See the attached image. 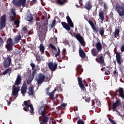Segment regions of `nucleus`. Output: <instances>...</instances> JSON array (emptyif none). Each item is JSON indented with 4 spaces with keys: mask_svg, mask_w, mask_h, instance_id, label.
Segmentation results:
<instances>
[{
    "mask_svg": "<svg viewBox=\"0 0 124 124\" xmlns=\"http://www.w3.org/2000/svg\"><path fill=\"white\" fill-rule=\"evenodd\" d=\"M45 50V47L43 46V44H41L40 45V51L41 54H44V51Z\"/></svg>",
    "mask_w": 124,
    "mask_h": 124,
    "instance_id": "nucleus-30",
    "label": "nucleus"
},
{
    "mask_svg": "<svg viewBox=\"0 0 124 124\" xmlns=\"http://www.w3.org/2000/svg\"><path fill=\"white\" fill-rule=\"evenodd\" d=\"M1 36H2V34L0 33V46H1L3 43V40H2Z\"/></svg>",
    "mask_w": 124,
    "mask_h": 124,
    "instance_id": "nucleus-43",
    "label": "nucleus"
},
{
    "mask_svg": "<svg viewBox=\"0 0 124 124\" xmlns=\"http://www.w3.org/2000/svg\"><path fill=\"white\" fill-rule=\"evenodd\" d=\"M12 62V60H11V58H10V56H8V57H7L3 62V67H4L5 68H7V67H9V66H10V64H11Z\"/></svg>",
    "mask_w": 124,
    "mask_h": 124,
    "instance_id": "nucleus-10",
    "label": "nucleus"
},
{
    "mask_svg": "<svg viewBox=\"0 0 124 124\" xmlns=\"http://www.w3.org/2000/svg\"><path fill=\"white\" fill-rule=\"evenodd\" d=\"M12 14H13V16H14V17H16V12H15V11H14V10H13L12 11Z\"/></svg>",
    "mask_w": 124,
    "mask_h": 124,
    "instance_id": "nucleus-52",
    "label": "nucleus"
},
{
    "mask_svg": "<svg viewBox=\"0 0 124 124\" xmlns=\"http://www.w3.org/2000/svg\"><path fill=\"white\" fill-rule=\"evenodd\" d=\"M115 10L119 15V17H123L124 16V5L123 7L120 5H116Z\"/></svg>",
    "mask_w": 124,
    "mask_h": 124,
    "instance_id": "nucleus-8",
    "label": "nucleus"
},
{
    "mask_svg": "<svg viewBox=\"0 0 124 124\" xmlns=\"http://www.w3.org/2000/svg\"><path fill=\"white\" fill-rule=\"evenodd\" d=\"M66 20L68 23L65 22H62L61 25L66 31H70V28H74V24L69 16H66Z\"/></svg>",
    "mask_w": 124,
    "mask_h": 124,
    "instance_id": "nucleus-4",
    "label": "nucleus"
},
{
    "mask_svg": "<svg viewBox=\"0 0 124 124\" xmlns=\"http://www.w3.org/2000/svg\"><path fill=\"white\" fill-rule=\"evenodd\" d=\"M116 62L119 65H121V64H122L124 62L123 60H122V56H121V53L116 52Z\"/></svg>",
    "mask_w": 124,
    "mask_h": 124,
    "instance_id": "nucleus-15",
    "label": "nucleus"
},
{
    "mask_svg": "<svg viewBox=\"0 0 124 124\" xmlns=\"http://www.w3.org/2000/svg\"><path fill=\"white\" fill-rule=\"evenodd\" d=\"M16 18V17H14L13 16H10L9 20L11 22H12V21H15Z\"/></svg>",
    "mask_w": 124,
    "mask_h": 124,
    "instance_id": "nucleus-45",
    "label": "nucleus"
},
{
    "mask_svg": "<svg viewBox=\"0 0 124 124\" xmlns=\"http://www.w3.org/2000/svg\"><path fill=\"white\" fill-rule=\"evenodd\" d=\"M55 89L58 92V93L62 92V87H58L57 89H56V88H55Z\"/></svg>",
    "mask_w": 124,
    "mask_h": 124,
    "instance_id": "nucleus-48",
    "label": "nucleus"
},
{
    "mask_svg": "<svg viewBox=\"0 0 124 124\" xmlns=\"http://www.w3.org/2000/svg\"><path fill=\"white\" fill-rule=\"evenodd\" d=\"M44 26L46 28V29H47V28H48V27L47 26V24H46V23H45L44 24Z\"/></svg>",
    "mask_w": 124,
    "mask_h": 124,
    "instance_id": "nucleus-62",
    "label": "nucleus"
},
{
    "mask_svg": "<svg viewBox=\"0 0 124 124\" xmlns=\"http://www.w3.org/2000/svg\"><path fill=\"white\" fill-rule=\"evenodd\" d=\"M100 51H98L96 48H93L91 50V54H92L93 56V57H97V55H98V53H99Z\"/></svg>",
    "mask_w": 124,
    "mask_h": 124,
    "instance_id": "nucleus-24",
    "label": "nucleus"
},
{
    "mask_svg": "<svg viewBox=\"0 0 124 124\" xmlns=\"http://www.w3.org/2000/svg\"><path fill=\"white\" fill-rule=\"evenodd\" d=\"M49 47L53 50V51H56V54H55V57H57L58 56H60V54H61V50L60 49V47L58 48V49L57 48H56V46L53 45L52 44H49Z\"/></svg>",
    "mask_w": 124,
    "mask_h": 124,
    "instance_id": "nucleus-13",
    "label": "nucleus"
},
{
    "mask_svg": "<svg viewBox=\"0 0 124 124\" xmlns=\"http://www.w3.org/2000/svg\"><path fill=\"white\" fill-rule=\"evenodd\" d=\"M55 24H56V20H53L52 21V23L51 24V28L52 29L53 28H54L55 27Z\"/></svg>",
    "mask_w": 124,
    "mask_h": 124,
    "instance_id": "nucleus-46",
    "label": "nucleus"
},
{
    "mask_svg": "<svg viewBox=\"0 0 124 124\" xmlns=\"http://www.w3.org/2000/svg\"><path fill=\"white\" fill-rule=\"evenodd\" d=\"M34 79V78L31 76V75H30L28 78V80L32 81V80Z\"/></svg>",
    "mask_w": 124,
    "mask_h": 124,
    "instance_id": "nucleus-49",
    "label": "nucleus"
},
{
    "mask_svg": "<svg viewBox=\"0 0 124 124\" xmlns=\"http://www.w3.org/2000/svg\"><path fill=\"white\" fill-rule=\"evenodd\" d=\"M27 0H13L12 3L15 6H18V7H25L26 6V2Z\"/></svg>",
    "mask_w": 124,
    "mask_h": 124,
    "instance_id": "nucleus-6",
    "label": "nucleus"
},
{
    "mask_svg": "<svg viewBox=\"0 0 124 124\" xmlns=\"http://www.w3.org/2000/svg\"><path fill=\"white\" fill-rule=\"evenodd\" d=\"M121 105V100H117L116 102L114 103L112 105V110L117 109V107Z\"/></svg>",
    "mask_w": 124,
    "mask_h": 124,
    "instance_id": "nucleus-21",
    "label": "nucleus"
},
{
    "mask_svg": "<svg viewBox=\"0 0 124 124\" xmlns=\"http://www.w3.org/2000/svg\"><path fill=\"white\" fill-rule=\"evenodd\" d=\"M22 36L21 35H18L15 36V42H13V40L11 38H9L7 40L6 45L5 46V48L7 49V52L10 53L13 51V46L17 43H19L20 40L21 39Z\"/></svg>",
    "mask_w": 124,
    "mask_h": 124,
    "instance_id": "nucleus-1",
    "label": "nucleus"
},
{
    "mask_svg": "<svg viewBox=\"0 0 124 124\" xmlns=\"http://www.w3.org/2000/svg\"><path fill=\"white\" fill-rule=\"evenodd\" d=\"M14 24H15V25H16V28H19V24H20V20L19 19H16V20H15Z\"/></svg>",
    "mask_w": 124,
    "mask_h": 124,
    "instance_id": "nucleus-36",
    "label": "nucleus"
},
{
    "mask_svg": "<svg viewBox=\"0 0 124 124\" xmlns=\"http://www.w3.org/2000/svg\"><path fill=\"white\" fill-rule=\"evenodd\" d=\"M89 24H90V26H91L92 28H93L95 25H94V24H93V22L91 20H89L88 21Z\"/></svg>",
    "mask_w": 124,
    "mask_h": 124,
    "instance_id": "nucleus-40",
    "label": "nucleus"
},
{
    "mask_svg": "<svg viewBox=\"0 0 124 124\" xmlns=\"http://www.w3.org/2000/svg\"><path fill=\"white\" fill-rule=\"evenodd\" d=\"M37 62H41L42 60V56H41L40 55H36L35 56Z\"/></svg>",
    "mask_w": 124,
    "mask_h": 124,
    "instance_id": "nucleus-34",
    "label": "nucleus"
},
{
    "mask_svg": "<svg viewBox=\"0 0 124 124\" xmlns=\"http://www.w3.org/2000/svg\"><path fill=\"white\" fill-rule=\"evenodd\" d=\"M31 80H30L29 79H28L27 81V85H30V84H31Z\"/></svg>",
    "mask_w": 124,
    "mask_h": 124,
    "instance_id": "nucleus-56",
    "label": "nucleus"
},
{
    "mask_svg": "<svg viewBox=\"0 0 124 124\" xmlns=\"http://www.w3.org/2000/svg\"><path fill=\"white\" fill-rule=\"evenodd\" d=\"M35 72H36V70H33L32 73V75H31V76H32V77L34 78V75H35Z\"/></svg>",
    "mask_w": 124,
    "mask_h": 124,
    "instance_id": "nucleus-51",
    "label": "nucleus"
},
{
    "mask_svg": "<svg viewBox=\"0 0 124 124\" xmlns=\"http://www.w3.org/2000/svg\"><path fill=\"white\" fill-rule=\"evenodd\" d=\"M49 90H50V87H48L46 89V94H49Z\"/></svg>",
    "mask_w": 124,
    "mask_h": 124,
    "instance_id": "nucleus-54",
    "label": "nucleus"
},
{
    "mask_svg": "<svg viewBox=\"0 0 124 124\" xmlns=\"http://www.w3.org/2000/svg\"><path fill=\"white\" fill-rule=\"evenodd\" d=\"M79 2L80 3V4H81V5H82V0H79Z\"/></svg>",
    "mask_w": 124,
    "mask_h": 124,
    "instance_id": "nucleus-64",
    "label": "nucleus"
},
{
    "mask_svg": "<svg viewBox=\"0 0 124 124\" xmlns=\"http://www.w3.org/2000/svg\"><path fill=\"white\" fill-rule=\"evenodd\" d=\"M66 0H58L57 1V3H58V4H60V5H63Z\"/></svg>",
    "mask_w": 124,
    "mask_h": 124,
    "instance_id": "nucleus-35",
    "label": "nucleus"
},
{
    "mask_svg": "<svg viewBox=\"0 0 124 124\" xmlns=\"http://www.w3.org/2000/svg\"><path fill=\"white\" fill-rule=\"evenodd\" d=\"M33 20V17H32V15L31 14L29 15H28L27 17V21H28L29 22H31Z\"/></svg>",
    "mask_w": 124,
    "mask_h": 124,
    "instance_id": "nucleus-32",
    "label": "nucleus"
},
{
    "mask_svg": "<svg viewBox=\"0 0 124 124\" xmlns=\"http://www.w3.org/2000/svg\"><path fill=\"white\" fill-rule=\"evenodd\" d=\"M121 51L122 52H124V45L122 46L121 47Z\"/></svg>",
    "mask_w": 124,
    "mask_h": 124,
    "instance_id": "nucleus-55",
    "label": "nucleus"
},
{
    "mask_svg": "<svg viewBox=\"0 0 124 124\" xmlns=\"http://www.w3.org/2000/svg\"><path fill=\"white\" fill-rule=\"evenodd\" d=\"M28 94L29 95H34L33 86H31L29 88Z\"/></svg>",
    "mask_w": 124,
    "mask_h": 124,
    "instance_id": "nucleus-28",
    "label": "nucleus"
},
{
    "mask_svg": "<svg viewBox=\"0 0 124 124\" xmlns=\"http://www.w3.org/2000/svg\"><path fill=\"white\" fill-rule=\"evenodd\" d=\"M23 110L25 111L26 112H28V111H30V109H29V108L28 107H24L23 108Z\"/></svg>",
    "mask_w": 124,
    "mask_h": 124,
    "instance_id": "nucleus-53",
    "label": "nucleus"
},
{
    "mask_svg": "<svg viewBox=\"0 0 124 124\" xmlns=\"http://www.w3.org/2000/svg\"><path fill=\"white\" fill-rule=\"evenodd\" d=\"M55 91H57V89H55L51 93H49L48 94H47L52 100H54V93H55Z\"/></svg>",
    "mask_w": 124,
    "mask_h": 124,
    "instance_id": "nucleus-29",
    "label": "nucleus"
},
{
    "mask_svg": "<svg viewBox=\"0 0 124 124\" xmlns=\"http://www.w3.org/2000/svg\"><path fill=\"white\" fill-rule=\"evenodd\" d=\"M113 75H118V72H117V69L115 68V70L113 72Z\"/></svg>",
    "mask_w": 124,
    "mask_h": 124,
    "instance_id": "nucleus-50",
    "label": "nucleus"
},
{
    "mask_svg": "<svg viewBox=\"0 0 124 124\" xmlns=\"http://www.w3.org/2000/svg\"><path fill=\"white\" fill-rule=\"evenodd\" d=\"M47 65L48 66L49 69H50L51 71H55L56 69H57V67H58V63L57 62H55L53 63L52 62H49Z\"/></svg>",
    "mask_w": 124,
    "mask_h": 124,
    "instance_id": "nucleus-11",
    "label": "nucleus"
},
{
    "mask_svg": "<svg viewBox=\"0 0 124 124\" xmlns=\"http://www.w3.org/2000/svg\"><path fill=\"white\" fill-rule=\"evenodd\" d=\"M95 46L97 51L101 52V50H102V45L100 42H97L95 45Z\"/></svg>",
    "mask_w": 124,
    "mask_h": 124,
    "instance_id": "nucleus-23",
    "label": "nucleus"
},
{
    "mask_svg": "<svg viewBox=\"0 0 124 124\" xmlns=\"http://www.w3.org/2000/svg\"><path fill=\"white\" fill-rule=\"evenodd\" d=\"M32 30H30V31H28V34L29 35H31V34H32Z\"/></svg>",
    "mask_w": 124,
    "mask_h": 124,
    "instance_id": "nucleus-58",
    "label": "nucleus"
},
{
    "mask_svg": "<svg viewBox=\"0 0 124 124\" xmlns=\"http://www.w3.org/2000/svg\"><path fill=\"white\" fill-rule=\"evenodd\" d=\"M112 111L114 112V111H115V112H117L118 113H119V111H118V109H117V108L112 109Z\"/></svg>",
    "mask_w": 124,
    "mask_h": 124,
    "instance_id": "nucleus-63",
    "label": "nucleus"
},
{
    "mask_svg": "<svg viewBox=\"0 0 124 124\" xmlns=\"http://www.w3.org/2000/svg\"><path fill=\"white\" fill-rule=\"evenodd\" d=\"M38 36L40 41H44V39H45V34L42 31H39L38 32Z\"/></svg>",
    "mask_w": 124,
    "mask_h": 124,
    "instance_id": "nucleus-20",
    "label": "nucleus"
},
{
    "mask_svg": "<svg viewBox=\"0 0 124 124\" xmlns=\"http://www.w3.org/2000/svg\"><path fill=\"white\" fill-rule=\"evenodd\" d=\"M120 35V30L117 29L114 31V36L116 38H117L118 36Z\"/></svg>",
    "mask_w": 124,
    "mask_h": 124,
    "instance_id": "nucleus-31",
    "label": "nucleus"
},
{
    "mask_svg": "<svg viewBox=\"0 0 124 124\" xmlns=\"http://www.w3.org/2000/svg\"><path fill=\"white\" fill-rule=\"evenodd\" d=\"M76 38L79 41L82 46L85 47V41H84V38L82 37L80 34H77L75 36Z\"/></svg>",
    "mask_w": 124,
    "mask_h": 124,
    "instance_id": "nucleus-14",
    "label": "nucleus"
},
{
    "mask_svg": "<svg viewBox=\"0 0 124 124\" xmlns=\"http://www.w3.org/2000/svg\"><path fill=\"white\" fill-rule=\"evenodd\" d=\"M30 65L31 67L32 70H35V64H34L33 62H31L30 63Z\"/></svg>",
    "mask_w": 124,
    "mask_h": 124,
    "instance_id": "nucleus-39",
    "label": "nucleus"
},
{
    "mask_svg": "<svg viewBox=\"0 0 124 124\" xmlns=\"http://www.w3.org/2000/svg\"><path fill=\"white\" fill-rule=\"evenodd\" d=\"M66 106V104L64 103H62L61 105L60 108L61 109H64V107Z\"/></svg>",
    "mask_w": 124,
    "mask_h": 124,
    "instance_id": "nucleus-47",
    "label": "nucleus"
},
{
    "mask_svg": "<svg viewBox=\"0 0 124 124\" xmlns=\"http://www.w3.org/2000/svg\"><path fill=\"white\" fill-rule=\"evenodd\" d=\"M106 75H109L110 74V71L108 70H106L105 72Z\"/></svg>",
    "mask_w": 124,
    "mask_h": 124,
    "instance_id": "nucleus-57",
    "label": "nucleus"
},
{
    "mask_svg": "<svg viewBox=\"0 0 124 124\" xmlns=\"http://www.w3.org/2000/svg\"><path fill=\"white\" fill-rule=\"evenodd\" d=\"M45 75L41 73L38 74V76L36 77L35 80L37 82V84L39 86L42 85V83L45 80Z\"/></svg>",
    "mask_w": 124,
    "mask_h": 124,
    "instance_id": "nucleus-5",
    "label": "nucleus"
},
{
    "mask_svg": "<svg viewBox=\"0 0 124 124\" xmlns=\"http://www.w3.org/2000/svg\"><path fill=\"white\" fill-rule=\"evenodd\" d=\"M22 31H24L25 33H27V32H28V28H27V27L25 26L22 28Z\"/></svg>",
    "mask_w": 124,
    "mask_h": 124,
    "instance_id": "nucleus-42",
    "label": "nucleus"
},
{
    "mask_svg": "<svg viewBox=\"0 0 124 124\" xmlns=\"http://www.w3.org/2000/svg\"><path fill=\"white\" fill-rule=\"evenodd\" d=\"M7 103H8V105L9 106V105H10L11 104V102H9L8 100H6Z\"/></svg>",
    "mask_w": 124,
    "mask_h": 124,
    "instance_id": "nucleus-61",
    "label": "nucleus"
},
{
    "mask_svg": "<svg viewBox=\"0 0 124 124\" xmlns=\"http://www.w3.org/2000/svg\"><path fill=\"white\" fill-rule=\"evenodd\" d=\"M0 29L2 30L3 28H5L6 26V15H4L0 17Z\"/></svg>",
    "mask_w": 124,
    "mask_h": 124,
    "instance_id": "nucleus-9",
    "label": "nucleus"
},
{
    "mask_svg": "<svg viewBox=\"0 0 124 124\" xmlns=\"http://www.w3.org/2000/svg\"><path fill=\"white\" fill-rule=\"evenodd\" d=\"M98 63L105 65V61H104V57L103 56L101 55L99 57Z\"/></svg>",
    "mask_w": 124,
    "mask_h": 124,
    "instance_id": "nucleus-25",
    "label": "nucleus"
},
{
    "mask_svg": "<svg viewBox=\"0 0 124 124\" xmlns=\"http://www.w3.org/2000/svg\"><path fill=\"white\" fill-rule=\"evenodd\" d=\"M22 83V76L21 75H18L16 79L15 82V85L16 86H19Z\"/></svg>",
    "mask_w": 124,
    "mask_h": 124,
    "instance_id": "nucleus-16",
    "label": "nucleus"
},
{
    "mask_svg": "<svg viewBox=\"0 0 124 124\" xmlns=\"http://www.w3.org/2000/svg\"><path fill=\"white\" fill-rule=\"evenodd\" d=\"M74 110L75 111H78V107H75L74 108Z\"/></svg>",
    "mask_w": 124,
    "mask_h": 124,
    "instance_id": "nucleus-59",
    "label": "nucleus"
},
{
    "mask_svg": "<svg viewBox=\"0 0 124 124\" xmlns=\"http://www.w3.org/2000/svg\"><path fill=\"white\" fill-rule=\"evenodd\" d=\"M118 94V96L124 99V90L122 87H119L118 89H116L115 92L113 93L114 96H116Z\"/></svg>",
    "mask_w": 124,
    "mask_h": 124,
    "instance_id": "nucleus-7",
    "label": "nucleus"
},
{
    "mask_svg": "<svg viewBox=\"0 0 124 124\" xmlns=\"http://www.w3.org/2000/svg\"><path fill=\"white\" fill-rule=\"evenodd\" d=\"M12 69L10 68H8V69H6L3 72L1 73L0 75H6L7 73H9V75H10V73H11V71Z\"/></svg>",
    "mask_w": 124,
    "mask_h": 124,
    "instance_id": "nucleus-26",
    "label": "nucleus"
},
{
    "mask_svg": "<svg viewBox=\"0 0 124 124\" xmlns=\"http://www.w3.org/2000/svg\"><path fill=\"white\" fill-rule=\"evenodd\" d=\"M79 55L81 59H85L86 58V53L82 48L79 49Z\"/></svg>",
    "mask_w": 124,
    "mask_h": 124,
    "instance_id": "nucleus-22",
    "label": "nucleus"
},
{
    "mask_svg": "<svg viewBox=\"0 0 124 124\" xmlns=\"http://www.w3.org/2000/svg\"><path fill=\"white\" fill-rule=\"evenodd\" d=\"M27 90H28V86L26 82H24L21 87V92L22 94H25L27 93Z\"/></svg>",
    "mask_w": 124,
    "mask_h": 124,
    "instance_id": "nucleus-18",
    "label": "nucleus"
},
{
    "mask_svg": "<svg viewBox=\"0 0 124 124\" xmlns=\"http://www.w3.org/2000/svg\"><path fill=\"white\" fill-rule=\"evenodd\" d=\"M99 32L101 35H103L104 34V28H100Z\"/></svg>",
    "mask_w": 124,
    "mask_h": 124,
    "instance_id": "nucleus-37",
    "label": "nucleus"
},
{
    "mask_svg": "<svg viewBox=\"0 0 124 124\" xmlns=\"http://www.w3.org/2000/svg\"><path fill=\"white\" fill-rule=\"evenodd\" d=\"M20 91V87L17 86L16 87H15L12 91V94L13 96H18V93H19V91Z\"/></svg>",
    "mask_w": 124,
    "mask_h": 124,
    "instance_id": "nucleus-17",
    "label": "nucleus"
},
{
    "mask_svg": "<svg viewBox=\"0 0 124 124\" xmlns=\"http://www.w3.org/2000/svg\"><path fill=\"white\" fill-rule=\"evenodd\" d=\"M99 19L101 20V22L104 21L105 17H104V13L103 11H101L99 13Z\"/></svg>",
    "mask_w": 124,
    "mask_h": 124,
    "instance_id": "nucleus-27",
    "label": "nucleus"
},
{
    "mask_svg": "<svg viewBox=\"0 0 124 124\" xmlns=\"http://www.w3.org/2000/svg\"><path fill=\"white\" fill-rule=\"evenodd\" d=\"M38 110L40 111V115L42 116V119L39 120L40 124H46L49 122V117L47 115L48 112L46 111L45 107L42 106L38 108Z\"/></svg>",
    "mask_w": 124,
    "mask_h": 124,
    "instance_id": "nucleus-3",
    "label": "nucleus"
},
{
    "mask_svg": "<svg viewBox=\"0 0 124 124\" xmlns=\"http://www.w3.org/2000/svg\"><path fill=\"white\" fill-rule=\"evenodd\" d=\"M93 30V32L95 33H97V32L98 31V28H95V26L92 27Z\"/></svg>",
    "mask_w": 124,
    "mask_h": 124,
    "instance_id": "nucleus-41",
    "label": "nucleus"
},
{
    "mask_svg": "<svg viewBox=\"0 0 124 124\" xmlns=\"http://www.w3.org/2000/svg\"><path fill=\"white\" fill-rule=\"evenodd\" d=\"M95 105H96L97 107H99V106L100 105V101L97 100L96 101L95 103H94V105L95 106Z\"/></svg>",
    "mask_w": 124,
    "mask_h": 124,
    "instance_id": "nucleus-44",
    "label": "nucleus"
},
{
    "mask_svg": "<svg viewBox=\"0 0 124 124\" xmlns=\"http://www.w3.org/2000/svg\"><path fill=\"white\" fill-rule=\"evenodd\" d=\"M24 104L26 107L29 108L31 109L30 113L32 115H34V112H33V107L32 106V105H31V101L30 100L28 101H25L24 102Z\"/></svg>",
    "mask_w": 124,
    "mask_h": 124,
    "instance_id": "nucleus-12",
    "label": "nucleus"
},
{
    "mask_svg": "<svg viewBox=\"0 0 124 124\" xmlns=\"http://www.w3.org/2000/svg\"><path fill=\"white\" fill-rule=\"evenodd\" d=\"M92 7L93 5L92 4V2H91V1L86 2L84 6V8H86V9H87L88 11H90V10L92 9Z\"/></svg>",
    "mask_w": 124,
    "mask_h": 124,
    "instance_id": "nucleus-19",
    "label": "nucleus"
},
{
    "mask_svg": "<svg viewBox=\"0 0 124 124\" xmlns=\"http://www.w3.org/2000/svg\"><path fill=\"white\" fill-rule=\"evenodd\" d=\"M36 25V30H37L38 33L39 31H42V29H41V25L40 24L37 23Z\"/></svg>",
    "mask_w": 124,
    "mask_h": 124,
    "instance_id": "nucleus-33",
    "label": "nucleus"
},
{
    "mask_svg": "<svg viewBox=\"0 0 124 124\" xmlns=\"http://www.w3.org/2000/svg\"><path fill=\"white\" fill-rule=\"evenodd\" d=\"M104 9H107V5L105 3L104 4Z\"/></svg>",
    "mask_w": 124,
    "mask_h": 124,
    "instance_id": "nucleus-60",
    "label": "nucleus"
},
{
    "mask_svg": "<svg viewBox=\"0 0 124 124\" xmlns=\"http://www.w3.org/2000/svg\"><path fill=\"white\" fill-rule=\"evenodd\" d=\"M77 124H85V122L83 119H79L78 120Z\"/></svg>",
    "mask_w": 124,
    "mask_h": 124,
    "instance_id": "nucleus-38",
    "label": "nucleus"
},
{
    "mask_svg": "<svg viewBox=\"0 0 124 124\" xmlns=\"http://www.w3.org/2000/svg\"><path fill=\"white\" fill-rule=\"evenodd\" d=\"M77 71L76 76L78 75V77H77L78 82V86L81 91L86 93L87 90H86V87H85V85L83 84V81H82V78H80V75L82 74V72L83 71V69L82 68V66L81 65H78L76 68Z\"/></svg>",
    "mask_w": 124,
    "mask_h": 124,
    "instance_id": "nucleus-2",
    "label": "nucleus"
}]
</instances>
